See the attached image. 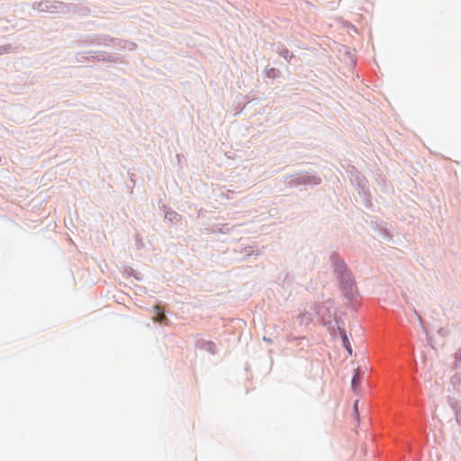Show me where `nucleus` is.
I'll use <instances>...</instances> for the list:
<instances>
[{"label": "nucleus", "instance_id": "f257e3e1", "mask_svg": "<svg viewBox=\"0 0 461 461\" xmlns=\"http://www.w3.org/2000/svg\"><path fill=\"white\" fill-rule=\"evenodd\" d=\"M154 311L156 312V314H157L155 317H153L154 321H158V322L167 321V319L163 310L159 306H158V305L155 306Z\"/></svg>", "mask_w": 461, "mask_h": 461}, {"label": "nucleus", "instance_id": "f03ea898", "mask_svg": "<svg viewBox=\"0 0 461 461\" xmlns=\"http://www.w3.org/2000/svg\"><path fill=\"white\" fill-rule=\"evenodd\" d=\"M342 342H343L344 347L348 350V352L349 354H351L352 353V348H351V346H350V342H349L348 339L347 338V336L345 334L342 335Z\"/></svg>", "mask_w": 461, "mask_h": 461}, {"label": "nucleus", "instance_id": "7ed1b4c3", "mask_svg": "<svg viewBox=\"0 0 461 461\" xmlns=\"http://www.w3.org/2000/svg\"><path fill=\"white\" fill-rule=\"evenodd\" d=\"M360 380H361V376H360L358 369H357L353 379H352V387L353 388L357 387L359 384Z\"/></svg>", "mask_w": 461, "mask_h": 461}, {"label": "nucleus", "instance_id": "20e7f679", "mask_svg": "<svg viewBox=\"0 0 461 461\" xmlns=\"http://www.w3.org/2000/svg\"><path fill=\"white\" fill-rule=\"evenodd\" d=\"M276 72H277V70H276V69H275V68H271V69L269 70V72H268V74H267V75H268V76H270V73H271V75L275 76Z\"/></svg>", "mask_w": 461, "mask_h": 461}, {"label": "nucleus", "instance_id": "39448f33", "mask_svg": "<svg viewBox=\"0 0 461 461\" xmlns=\"http://www.w3.org/2000/svg\"><path fill=\"white\" fill-rule=\"evenodd\" d=\"M354 409H355V412H356L357 416L358 417V412H357V401L355 402Z\"/></svg>", "mask_w": 461, "mask_h": 461}]
</instances>
